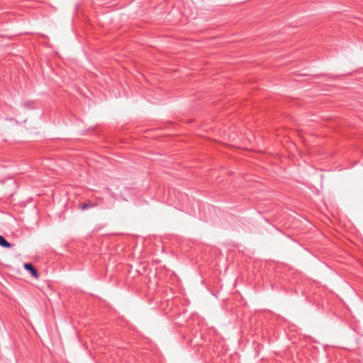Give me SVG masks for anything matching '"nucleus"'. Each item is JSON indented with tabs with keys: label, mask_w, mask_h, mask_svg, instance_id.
<instances>
[{
	"label": "nucleus",
	"mask_w": 363,
	"mask_h": 363,
	"mask_svg": "<svg viewBox=\"0 0 363 363\" xmlns=\"http://www.w3.org/2000/svg\"><path fill=\"white\" fill-rule=\"evenodd\" d=\"M24 268L27 271H28L33 277L37 278L38 277V273L36 269L30 264V263H25Z\"/></svg>",
	"instance_id": "f257e3e1"
},
{
	"label": "nucleus",
	"mask_w": 363,
	"mask_h": 363,
	"mask_svg": "<svg viewBox=\"0 0 363 363\" xmlns=\"http://www.w3.org/2000/svg\"><path fill=\"white\" fill-rule=\"evenodd\" d=\"M96 206V203H85V202H84L80 204L81 209L83 211H85L89 208H94Z\"/></svg>",
	"instance_id": "f03ea898"
},
{
	"label": "nucleus",
	"mask_w": 363,
	"mask_h": 363,
	"mask_svg": "<svg viewBox=\"0 0 363 363\" xmlns=\"http://www.w3.org/2000/svg\"><path fill=\"white\" fill-rule=\"evenodd\" d=\"M0 245L4 247H10L11 246V245L1 235H0Z\"/></svg>",
	"instance_id": "7ed1b4c3"
}]
</instances>
